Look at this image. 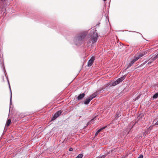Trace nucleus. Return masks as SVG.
<instances>
[{"instance_id":"1","label":"nucleus","mask_w":158,"mask_h":158,"mask_svg":"<svg viewBox=\"0 0 158 158\" xmlns=\"http://www.w3.org/2000/svg\"><path fill=\"white\" fill-rule=\"evenodd\" d=\"M87 34L86 31L82 32L77 35L74 38V43L77 46L81 45L83 42V39L86 36Z\"/></svg>"},{"instance_id":"2","label":"nucleus","mask_w":158,"mask_h":158,"mask_svg":"<svg viewBox=\"0 0 158 158\" xmlns=\"http://www.w3.org/2000/svg\"><path fill=\"white\" fill-rule=\"evenodd\" d=\"M96 31V30H95V31L94 29H93V31L92 30L87 41V43L89 45H91L92 46H94L98 40V34Z\"/></svg>"},{"instance_id":"3","label":"nucleus","mask_w":158,"mask_h":158,"mask_svg":"<svg viewBox=\"0 0 158 158\" xmlns=\"http://www.w3.org/2000/svg\"><path fill=\"white\" fill-rule=\"evenodd\" d=\"M102 90V89H98L96 92H95L91 95H90L89 98H90L91 100H92L93 98H95L98 94L100 93Z\"/></svg>"},{"instance_id":"4","label":"nucleus","mask_w":158,"mask_h":158,"mask_svg":"<svg viewBox=\"0 0 158 158\" xmlns=\"http://www.w3.org/2000/svg\"><path fill=\"white\" fill-rule=\"evenodd\" d=\"M95 60L94 57H92L88 61V66H91L93 64L94 61Z\"/></svg>"},{"instance_id":"5","label":"nucleus","mask_w":158,"mask_h":158,"mask_svg":"<svg viewBox=\"0 0 158 158\" xmlns=\"http://www.w3.org/2000/svg\"><path fill=\"white\" fill-rule=\"evenodd\" d=\"M135 62L134 61L132 60L128 64H127L126 65L125 67H126V68L125 69H127L130 68Z\"/></svg>"},{"instance_id":"6","label":"nucleus","mask_w":158,"mask_h":158,"mask_svg":"<svg viewBox=\"0 0 158 158\" xmlns=\"http://www.w3.org/2000/svg\"><path fill=\"white\" fill-rule=\"evenodd\" d=\"M85 94L82 93L79 94L77 98V99L78 100H81L85 96Z\"/></svg>"},{"instance_id":"7","label":"nucleus","mask_w":158,"mask_h":158,"mask_svg":"<svg viewBox=\"0 0 158 158\" xmlns=\"http://www.w3.org/2000/svg\"><path fill=\"white\" fill-rule=\"evenodd\" d=\"M126 77V75H124L123 77H121L120 78L118 79L117 80L118 81V82L119 83L120 82H122L123 80H124Z\"/></svg>"},{"instance_id":"8","label":"nucleus","mask_w":158,"mask_h":158,"mask_svg":"<svg viewBox=\"0 0 158 158\" xmlns=\"http://www.w3.org/2000/svg\"><path fill=\"white\" fill-rule=\"evenodd\" d=\"M91 100L90 98L89 97L85 100L84 103L85 105L88 104Z\"/></svg>"},{"instance_id":"9","label":"nucleus","mask_w":158,"mask_h":158,"mask_svg":"<svg viewBox=\"0 0 158 158\" xmlns=\"http://www.w3.org/2000/svg\"><path fill=\"white\" fill-rule=\"evenodd\" d=\"M106 127V126H105L103 127H102V128H101L99 129V130H98L97 132H96L95 133V136H96L97 135H98V134L102 130L104 129V128H105Z\"/></svg>"},{"instance_id":"10","label":"nucleus","mask_w":158,"mask_h":158,"mask_svg":"<svg viewBox=\"0 0 158 158\" xmlns=\"http://www.w3.org/2000/svg\"><path fill=\"white\" fill-rule=\"evenodd\" d=\"M58 117H59V116H58V115L56 114V113H55V114L53 115L52 118L51 120L53 121V120L56 119Z\"/></svg>"},{"instance_id":"11","label":"nucleus","mask_w":158,"mask_h":158,"mask_svg":"<svg viewBox=\"0 0 158 158\" xmlns=\"http://www.w3.org/2000/svg\"><path fill=\"white\" fill-rule=\"evenodd\" d=\"M58 117H59V116H58V115L56 114V113H55V114L53 115L52 118L51 120L53 121V120L56 119Z\"/></svg>"},{"instance_id":"12","label":"nucleus","mask_w":158,"mask_h":158,"mask_svg":"<svg viewBox=\"0 0 158 158\" xmlns=\"http://www.w3.org/2000/svg\"><path fill=\"white\" fill-rule=\"evenodd\" d=\"M139 58H140L138 56V55H136L134 57V58L133 60L135 62L138 60Z\"/></svg>"},{"instance_id":"13","label":"nucleus","mask_w":158,"mask_h":158,"mask_svg":"<svg viewBox=\"0 0 158 158\" xmlns=\"http://www.w3.org/2000/svg\"><path fill=\"white\" fill-rule=\"evenodd\" d=\"M9 85V88L10 90V105L11 104V99H12V92L11 91V89L10 88V85L9 82H8Z\"/></svg>"},{"instance_id":"14","label":"nucleus","mask_w":158,"mask_h":158,"mask_svg":"<svg viewBox=\"0 0 158 158\" xmlns=\"http://www.w3.org/2000/svg\"><path fill=\"white\" fill-rule=\"evenodd\" d=\"M1 57L0 56V64H1V66L2 67H3V68L4 70V71H5V67L4 66V64L3 63V61H2L1 60Z\"/></svg>"},{"instance_id":"15","label":"nucleus","mask_w":158,"mask_h":158,"mask_svg":"<svg viewBox=\"0 0 158 158\" xmlns=\"http://www.w3.org/2000/svg\"><path fill=\"white\" fill-rule=\"evenodd\" d=\"M62 112V110H60L57 111L56 113V114H57L59 116L61 115Z\"/></svg>"},{"instance_id":"16","label":"nucleus","mask_w":158,"mask_h":158,"mask_svg":"<svg viewBox=\"0 0 158 158\" xmlns=\"http://www.w3.org/2000/svg\"><path fill=\"white\" fill-rule=\"evenodd\" d=\"M158 97V93L155 94L152 97L153 99L157 98Z\"/></svg>"},{"instance_id":"17","label":"nucleus","mask_w":158,"mask_h":158,"mask_svg":"<svg viewBox=\"0 0 158 158\" xmlns=\"http://www.w3.org/2000/svg\"><path fill=\"white\" fill-rule=\"evenodd\" d=\"M119 84L117 80L114 82L112 84V85L113 86H114L116 85H117Z\"/></svg>"},{"instance_id":"18","label":"nucleus","mask_w":158,"mask_h":158,"mask_svg":"<svg viewBox=\"0 0 158 158\" xmlns=\"http://www.w3.org/2000/svg\"><path fill=\"white\" fill-rule=\"evenodd\" d=\"M153 123L154 124V125H158V120L157 121L156 120H154L153 122Z\"/></svg>"},{"instance_id":"19","label":"nucleus","mask_w":158,"mask_h":158,"mask_svg":"<svg viewBox=\"0 0 158 158\" xmlns=\"http://www.w3.org/2000/svg\"><path fill=\"white\" fill-rule=\"evenodd\" d=\"M11 121L10 119H8L6 122V125L7 126H9L11 123Z\"/></svg>"},{"instance_id":"20","label":"nucleus","mask_w":158,"mask_h":158,"mask_svg":"<svg viewBox=\"0 0 158 158\" xmlns=\"http://www.w3.org/2000/svg\"><path fill=\"white\" fill-rule=\"evenodd\" d=\"M145 53H139V54L138 55V56H139V57L140 58V57H142L144 55H145Z\"/></svg>"},{"instance_id":"21","label":"nucleus","mask_w":158,"mask_h":158,"mask_svg":"<svg viewBox=\"0 0 158 158\" xmlns=\"http://www.w3.org/2000/svg\"><path fill=\"white\" fill-rule=\"evenodd\" d=\"M83 156V155L81 154H80L75 158H82Z\"/></svg>"},{"instance_id":"22","label":"nucleus","mask_w":158,"mask_h":158,"mask_svg":"<svg viewBox=\"0 0 158 158\" xmlns=\"http://www.w3.org/2000/svg\"><path fill=\"white\" fill-rule=\"evenodd\" d=\"M158 58V54L156 55L152 59V60L154 61L155 60Z\"/></svg>"},{"instance_id":"23","label":"nucleus","mask_w":158,"mask_h":158,"mask_svg":"<svg viewBox=\"0 0 158 158\" xmlns=\"http://www.w3.org/2000/svg\"><path fill=\"white\" fill-rule=\"evenodd\" d=\"M119 114H118V113H116V115H115V118L116 119H117L119 117Z\"/></svg>"},{"instance_id":"24","label":"nucleus","mask_w":158,"mask_h":158,"mask_svg":"<svg viewBox=\"0 0 158 158\" xmlns=\"http://www.w3.org/2000/svg\"><path fill=\"white\" fill-rule=\"evenodd\" d=\"M140 95H139L138 96H137L135 98V101L136 100H138V99H139L140 98Z\"/></svg>"},{"instance_id":"25","label":"nucleus","mask_w":158,"mask_h":158,"mask_svg":"<svg viewBox=\"0 0 158 158\" xmlns=\"http://www.w3.org/2000/svg\"><path fill=\"white\" fill-rule=\"evenodd\" d=\"M132 127H131V128H128V130H129L127 132L126 131L125 132V133L126 134H128L129 132V131L131 130V128Z\"/></svg>"},{"instance_id":"26","label":"nucleus","mask_w":158,"mask_h":158,"mask_svg":"<svg viewBox=\"0 0 158 158\" xmlns=\"http://www.w3.org/2000/svg\"><path fill=\"white\" fill-rule=\"evenodd\" d=\"M106 157V155H102V156H100L98 157H97L96 158H104Z\"/></svg>"},{"instance_id":"27","label":"nucleus","mask_w":158,"mask_h":158,"mask_svg":"<svg viewBox=\"0 0 158 158\" xmlns=\"http://www.w3.org/2000/svg\"><path fill=\"white\" fill-rule=\"evenodd\" d=\"M1 2H2L3 4H5L6 0H1Z\"/></svg>"},{"instance_id":"28","label":"nucleus","mask_w":158,"mask_h":158,"mask_svg":"<svg viewBox=\"0 0 158 158\" xmlns=\"http://www.w3.org/2000/svg\"><path fill=\"white\" fill-rule=\"evenodd\" d=\"M143 156L142 155H140L139 156V157H138V158H143Z\"/></svg>"},{"instance_id":"29","label":"nucleus","mask_w":158,"mask_h":158,"mask_svg":"<svg viewBox=\"0 0 158 158\" xmlns=\"http://www.w3.org/2000/svg\"><path fill=\"white\" fill-rule=\"evenodd\" d=\"M73 149L72 148H70L69 149V151H73Z\"/></svg>"},{"instance_id":"30","label":"nucleus","mask_w":158,"mask_h":158,"mask_svg":"<svg viewBox=\"0 0 158 158\" xmlns=\"http://www.w3.org/2000/svg\"><path fill=\"white\" fill-rule=\"evenodd\" d=\"M152 61H150L149 62H148V64L149 65L151 63H152Z\"/></svg>"},{"instance_id":"31","label":"nucleus","mask_w":158,"mask_h":158,"mask_svg":"<svg viewBox=\"0 0 158 158\" xmlns=\"http://www.w3.org/2000/svg\"><path fill=\"white\" fill-rule=\"evenodd\" d=\"M94 118H92V119L91 120L90 122H92V121L94 120Z\"/></svg>"},{"instance_id":"32","label":"nucleus","mask_w":158,"mask_h":158,"mask_svg":"<svg viewBox=\"0 0 158 158\" xmlns=\"http://www.w3.org/2000/svg\"><path fill=\"white\" fill-rule=\"evenodd\" d=\"M106 0H103V1H106Z\"/></svg>"}]
</instances>
